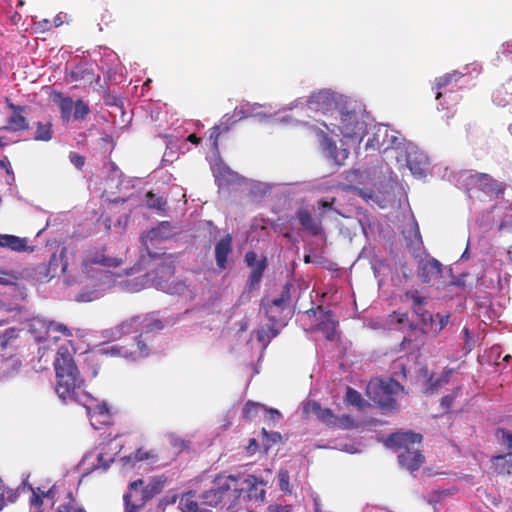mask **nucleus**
I'll return each mask as SVG.
<instances>
[{"label": "nucleus", "instance_id": "1", "mask_svg": "<svg viewBox=\"0 0 512 512\" xmlns=\"http://www.w3.org/2000/svg\"><path fill=\"white\" fill-rule=\"evenodd\" d=\"M56 372V393L66 401L76 396V391L83 386V379L75 364L72 354L67 347L61 346L56 353L54 361Z\"/></svg>", "mask_w": 512, "mask_h": 512}, {"label": "nucleus", "instance_id": "2", "mask_svg": "<svg viewBox=\"0 0 512 512\" xmlns=\"http://www.w3.org/2000/svg\"><path fill=\"white\" fill-rule=\"evenodd\" d=\"M147 256L149 259L157 261L154 264V269L146 274L148 282L158 290L169 294L181 295L186 291V284L174 278L175 266L170 255L158 254L147 248Z\"/></svg>", "mask_w": 512, "mask_h": 512}, {"label": "nucleus", "instance_id": "3", "mask_svg": "<svg viewBox=\"0 0 512 512\" xmlns=\"http://www.w3.org/2000/svg\"><path fill=\"white\" fill-rule=\"evenodd\" d=\"M422 435L414 432H397L391 434L387 439V445L397 451L398 461L402 468L413 472L418 470L424 463L425 457L414 447L422 442Z\"/></svg>", "mask_w": 512, "mask_h": 512}, {"label": "nucleus", "instance_id": "4", "mask_svg": "<svg viewBox=\"0 0 512 512\" xmlns=\"http://www.w3.org/2000/svg\"><path fill=\"white\" fill-rule=\"evenodd\" d=\"M339 121L336 123H323L325 128L336 136L344 139L361 140L366 133V123L360 119L355 111L339 110Z\"/></svg>", "mask_w": 512, "mask_h": 512}, {"label": "nucleus", "instance_id": "5", "mask_svg": "<svg viewBox=\"0 0 512 512\" xmlns=\"http://www.w3.org/2000/svg\"><path fill=\"white\" fill-rule=\"evenodd\" d=\"M220 496L222 497L223 506L230 510L236 506L243 496V488L241 484V475L219 476L215 483Z\"/></svg>", "mask_w": 512, "mask_h": 512}, {"label": "nucleus", "instance_id": "6", "mask_svg": "<svg viewBox=\"0 0 512 512\" xmlns=\"http://www.w3.org/2000/svg\"><path fill=\"white\" fill-rule=\"evenodd\" d=\"M496 436L507 452L491 458L492 469L500 475H512V432L498 428Z\"/></svg>", "mask_w": 512, "mask_h": 512}, {"label": "nucleus", "instance_id": "7", "mask_svg": "<svg viewBox=\"0 0 512 512\" xmlns=\"http://www.w3.org/2000/svg\"><path fill=\"white\" fill-rule=\"evenodd\" d=\"M58 486L53 485L45 491L39 487L34 488L29 484L27 489L31 491L29 499L30 512H51L57 504Z\"/></svg>", "mask_w": 512, "mask_h": 512}, {"label": "nucleus", "instance_id": "8", "mask_svg": "<svg viewBox=\"0 0 512 512\" xmlns=\"http://www.w3.org/2000/svg\"><path fill=\"white\" fill-rule=\"evenodd\" d=\"M397 322L402 325H408L410 333L405 336L399 345V351L414 353L420 350L424 344L425 331L410 323L408 313H395Z\"/></svg>", "mask_w": 512, "mask_h": 512}, {"label": "nucleus", "instance_id": "9", "mask_svg": "<svg viewBox=\"0 0 512 512\" xmlns=\"http://www.w3.org/2000/svg\"><path fill=\"white\" fill-rule=\"evenodd\" d=\"M443 265L435 258L421 260L418 265L419 280L428 285L445 286Z\"/></svg>", "mask_w": 512, "mask_h": 512}, {"label": "nucleus", "instance_id": "10", "mask_svg": "<svg viewBox=\"0 0 512 512\" xmlns=\"http://www.w3.org/2000/svg\"><path fill=\"white\" fill-rule=\"evenodd\" d=\"M125 512H139L151 499L148 497L144 480L137 479L128 485V492L123 495Z\"/></svg>", "mask_w": 512, "mask_h": 512}, {"label": "nucleus", "instance_id": "11", "mask_svg": "<svg viewBox=\"0 0 512 512\" xmlns=\"http://www.w3.org/2000/svg\"><path fill=\"white\" fill-rule=\"evenodd\" d=\"M290 288L291 284H285L278 298L271 301H262L261 303V307L263 308L265 315L273 324L278 323L283 311L289 307L291 300Z\"/></svg>", "mask_w": 512, "mask_h": 512}, {"label": "nucleus", "instance_id": "12", "mask_svg": "<svg viewBox=\"0 0 512 512\" xmlns=\"http://www.w3.org/2000/svg\"><path fill=\"white\" fill-rule=\"evenodd\" d=\"M323 213L319 214L316 219L312 216L311 212L306 208H299L296 212V218L301 225L302 229L310 235L317 237L324 234L321 218Z\"/></svg>", "mask_w": 512, "mask_h": 512}, {"label": "nucleus", "instance_id": "13", "mask_svg": "<svg viewBox=\"0 0 512 512\" xmlns=\"http://www.w3.org/2000/svg\"><path fill=\"white\" fill-rule=\"evenodd\" d=\"M477 188L490 197H499L506 190V185L486 173L475 175Z\"/></svg>", "mask_w": 512, "mask_h": 512}, {"label": "nucleus", "instance_id": "14", "mask_svg": "<svg viewBox=\"0 0 512 512\" xmlns=\"http://www.w3.org/2000/svg\"><path fill=\"white\" fill-rule=\"evenodd\" d=\"M241 484L243 488V498L263 502L265 500L266 491L263 488V481L254 475H241Z\"/></svg>", "mask_w": 512, "mask_h": 512}, {"label": "nucleus", "instance_id": "15", "mask_svg": "<svg viewBox=\"0 0 512 512\" xmlns=\"http://www.w3.org/2000/svg\"><path fill=\"white\" fill-rule=\"evenodd\" d=\"M307 105L311 110L326 113L336 105V100L331 91L321 90L311 94L307 100Z\"/></svg>", "mask_w": 512, "mask_h": 512}, {"label": "nucleus", "instance_id": "16", "mask_svg": "<svg viewBox=\"0 0 512 512\" xmlns=\"http://www.w3.org/2000/svg\"><path fill=\"white\" fill-rule=\"evenodd\" d=\"M51 512H85V510L78 505L70 490L58 486L57 504Z\"/></svg>", "mask_w": 512, "mask_h": 512}, {"label": "nucleus", "instance_id": "17", "mask_svg": "<svg viewBox=\"0 0 512 512\" xmlns=\"http://www.w3.org/2000/svg\"><path fill=\"white\" fill-rule=\"evenodd\" d=\"M244 260L246 264L252 268L248 283L251 288H254L260 283L263 273L266 269V259L263 258L262 260H257V254L254 251H248L245 254Z\"/></svg>", "mask_w": 512, "mask_h": 512}, {"label": "nucleus", "instance_id": "18", "mask_svg": "<svg viewBox=\"0 0 512 512\" xmlns=\"http://www.w3.org/2000/svg\"><path fill=\"white\" fill-rule=\"evenodd\" d=\"M106 249L103 247L98 250L89 251L85 262L89 265H100L104 268H116L122 264V259L106 255Z\"/></svg>", "mask_w": 512, "mask_h": 512}, {"label": "nucleus", "instance_id": "19", "mask_svg": "<svg viewBox=\"0 0 512 512\" xmlns=\"http://www.w3.org/2000/svg\"><path fill=\"white\" fill-rule=\"evenodd\" d=\"M303 413L306 415L315 414L319 421L329 427H333L336 421V416L329 408H322L320 403L310 400L303 406Z\"/></svg>", "mask_w": 512, "mask_h": 512}, {"label": "nucleus", "instance_id": "20", "mask_svg": "<svg viewBox=\"0 0 512 512\" xmlns=\"http://www.w3.org/2000/svg\"><path fill=\"white\" fill-rule=\"evenodd\" d=\"M28 239L12 234H0V248L12 252H32L34 249L28 245Z\"/></svg>", "mask_w": 512, "mask_h": 512}, {"label": "nucleus", "instance_id": "21", "mask_svg": "<svg viewBox=\"0 0 512 512\" xmlns=\"http://www.w3.org/2000/svg\"><path fill=\"white\" fill-rule=\"evenodd\" d=\"M89 419L95 429H101L103 426L111 424L112 414L106 404H97L93 409H90Z\"/></svg>", "mask_w": 512, "mask_h": 512}, {"label": "nucleus", "instance_id": "22", "mask_svg": "<svg viewBox=\"0 0 512 512\" xmlns=\"http://www.w3.org/2000/svg\"><path fill=\"white\" fill-rule=\"evenodd\" d=\"M233 238L230 234L222 237L215 245V260L220 269H225L228 255L232 252Z\"/></svg>", "mask_w": 512, "mask_h": 512}, {"label": "nucleus", "instance_id": "23", "mask_svg": "<svg viewBox=\"0 0 512 512\" xmlns=\"http://www.w3.org/2000/svg\"><path fill=\"white\" fill-rule=\"evenodd\" d=\"M173 235V226L168 221L160 222L156 227L151 228L144 238V244L146 246V249L148 247L147 241H154V240H166L172 237Z\"/></svg>", "mask_w": 512, "mask_h": 512}, {"label": "nucleus", "instance_id": "24", "mask_svg": "<svg viewBox=\"0 0 512 512\" xmlns=\"http://www.w3.org/2000/svg\"><path fill=\"white\" fill-rule=\"evenodd\" d=\"M25 111H15L12 112L7 121H0V130L2 129H10L14 132L16 131H24L29 129V124L26 117L23 116ZM0 114L2 111L0 110Z\"/></svg>", "mask_w": 512, "mask_h": 512}, {"label": "nucleus", "instance_id": "25", "mask_svg": "<svg viewBox=\"0 0 512 512\" xmlns=\"http://www.w3.org/2000/svg\"><path fill=\"white\" fill-rule=\"evenodd\" d=\"M29 484L23 481L22 486L17 489H11L5 486L3 480L0 478V511L4 508L6 503H15L21 491H25Z\"/></svg>", "mask_w": 512, "mask_h": 512}, {"label": "nucleus", "instance_id": "26", "mask_svg": "<svg viewBox=\"0 0 512 512\" xmlns=\"http://www.w3.org/2000/svg\"><path fill=\"white\" fill-rule=\"evenodd\" d=\"M337 326L338 322L334 320L333 312L329 310L324 313L323 319L318 324V329L327 340L334 341L337 338Z\"/></svg>", "mask_w": 512, "mask_h": 512}, {"label": "nucleus", "instance_id": "27", "mask_svg": "<svg viewBox=\"0 0 512 512\" xmlns=\"http://www.w3.org/2000/svg\"><path fill=\"white\" fill-rule=\"evenodd\" d=\"M53 101L57 103L63 122H69L72 119V110L74 106L73 99L64 96L61 92L53 93Z\"/></svg>", "mask_w": 512, "mask_h": 512}, {"label": "nucleus", "instance_id": "28", "mask_svg": "<svg viewBox=\"0 0 512 512\" xmlns=\"http://www.w3.org/2000/svg\"><path fill=\"white\" fill-rule=\"evenodd\" d=\"M325 150L328 152V156L333 159V161L341 166L344 164L345 160L349 156V150L346 148H338L336 142L332 139L325 137L324 140Z\"/></svg>", "mask_w": 512, "mask_h": 512}, {"label": "nucleus", "instance_id": "29", "mask_svg": "<svg viewBox=\"0 0 512 512\" xmlns=\"http://www.w3.org/2000/svg\"><path fill=\"white\" fill-rule=\"evenodd\" d=\"M453 372V369H445L440 374H431L426 381V392L433 393L437 391L440 387L447 384L450 380V376Z\"/></svg>", "mask_w": 512, "mask_h": 512}, {"label": "nucleus", "instance_id": "30", "mask_svg": "<svg viewBox=\"0 0 512 512\" xmlns=\"http://www.w3.org/2000/svg\"><path fill=\"white\" fill-rule=\"evenodd\" d=\"M36 325H40L41 327L45 328L47 334L53 331V332H59L66 337H69L72 335L70 329L62 323H57L54 321L47 322L45 320L35 318L33 320V326H36Z\"/></svg>", "mask_w": 512, "mask_h": 512}, {"label": "nucleus", "instance_id": "31", "mask_svg": "<svg viewBox=\"0 0 512 512\" xmlns=\"http://www.w3.org/2000/svg\"><path fill=\"white\" fill-rule=\"evenodd\" d=\"M142 322L141 316H133L122 321L116 329L119 335L135 333L140 329Z\"/></svg>", "mask_w": 512, "mask_h": 512}, {"label": "nucleus", "instance_id": "32", "mask_svg": "<svg viewBox=\"0 0 512 512\" xmlns=\"http://www.w3.org/2000/svg\"><path fill=\"white\" fill-rule=\"evenodd\" d=\"M166 477H152L147 483L144 482L145 491L150 499L160 494L165 487Z\"/></svg>", "mask_w": 512, "mask_h": 512}, {"label": "nucleus", "instance_id": "33", "mask_svg": "<svg viewBox=\"0 0 512 512\" xmlns=\"http://www.w3.org/2000/svg\"><path fill=\"white\" fill-rule=\"evenodd\" d=\"M179 508L182 512H207L206 509H201L197 501L194 500L192 492L185 493L179 500Z\"/></svg>", "mask_w": 512, "mask_h": 512}, {"label": "nucleus", "instance_id": "34", "mask_svg": "<svg viewBox=\"0 0 512 512\" xmlns=\"http://www.w3.org/2000/svg\"><path fill=\"white\" fill-rule=\"evenodd\" d=\"M202 500L204 505H208L211 507H220L221 509H224L222 497L220 496V493L218 491V488L216 484L213 488H211L208 491H205L202 495Z\"/></svg>", "mask_w": 512, "mask_h": 512}, {"label": "nucleus", "instance_id": "35", "mask_svg": "<svg viewBox=\"0 0 512 512\" xmlns=\"http://www.w3.org/2000/svg\"><path fill=\"white\" fill-rule=\"evenodd\" d=\"M52 124L50 121L45 123L38 122L36 126V132L34 135V140L36 141H50L52 139Z\"/></svg>", "mask_w": 512, "mask_h": 512}, {"label": "nucleus", "instance_id": "36", "mask_svg": "<svg viewBox=\"0 0 512 512\" xmlns=\"http://www.w3.org/2000/svg\"><path fill=\"white\" fill-rule=\"evenodd\" d=\"M90 113V108L87 103L82 99H78L74 102L72 110V119L77 121H83L87 118Z\"/></svg>", "mask_w": 512, "mask_h": 512}, {"label": "nucleus", "instance_id": "37", "mask_svg": "<svg viewBox=\"0 0 512 512\" xmlns=\"http://www.w3.org/2000/svg\"><path fill=\"white\" fill-rule=\"evenodd\" d=\"M22 278L23 276L20 272L14 270H0V285H17L18 281Z\"/></svg>", "mask_w": 512, "mask_h": 512}, {"label": "nucleus", "instance_id": "38", "mask_svg": "<svg viewBox=\"0 0 512 512\" xmlns=\"http://www.w3.org/2000/svg\"><path fill=\"white\" fill-rule=\"evenodd\" d=\"M459 77H460V74L457 72H454V73L445 74V75L437 78L435 81V86H434V89L436 90V99H439L442 96L440 89L449 85L452 81L456 82Z\"/></svg>", "mask_w": 512, "mask_h": 512}, {"label": "nucleus", "instance_id": "39", "mask_svg": "<svg viewBox=\"0 0 512 512\" xmlns=\"http://www.w3.org/2000/svg\"><path fill=\"white\" fill-rule=\"evenodd\" d=\"M142 335L135 338V350L129 352V356L133 357H146L149 354V348L144 340L141 339ZM123 355L127 356L128 353L124 352Z\"/></svg>", "mask_w": 512, "mask_h": 512}, {"label": "nucleus", "instance_id": "40", "mask_svg": "<svg viewBox=\"0 0 512 512\" xmlns=\"http://www.w3.org/2000/svg\"><path fill=\"white\" fill-rule=\"evenodd\" d=\"M261 433L263 435L262 445L266 452L273 444H276L282 440V436L279 432L269 433L265 428H262Z\"/></svg>", "mask_w": 512, "mask_h": 512}, {"label": "nucleus", "instance_id": "41", "mask_svg": "<svg viewBox=\"0 0 512 512\" xmlns=\"http://www.w3.org/2000/svg\"><path fill=\"white\" fill-rule=\"evenodd\" d=\"M169 444L177 454L188 450L190 447V442L188 440L174 434L169 435Z\"/></svg>", "mask_w": 512, "mask_h": 512}, {"label": "nucleus", "instance_id": "42", "mask_svg": "<svg viewBox=\"0 0 512 512\" xmlns=\"http://www.w3.org/2000/svg\"><path fill=\"white\" fill-rule=\"evenodd\" d=\"M146 202H147V206L149 208H153V209H157V210H161V211L165 210V207L167 204V202L164 198L157 196V195L153 194L152 192L147 193Z\"/></svg>", "mask_w": 512, "mask_h": 512}, {"label": "nucleus", "instance_id": "43", "mask_svg": "<svg viewBox=\"0 0 512 512\" xmlns=\"http://www.w3.org/2000/svg\"><path fill=\"white\" fill-rule=\"evenodd\" d=\"M262 408H264L263 405L257 402L247 401L243 407V417L247 420H252Z\"/></svg>", "mask_w": 512, "mask_h": 512}, {"label": "nucleus", "instance_id": "44", "mask_svg": "<svg viewBox=\"0 0 512 512\" xmlns=\"http://www.w3.org/2000/svg\"><path fill=\"white\" fill-rule=\"evenodd\" d=\"M277 479L280 490L284 493H291V486L289 481L290 475L288 470L280 469L277 474Z\"/></svg>", "mask_w": 512, "mask_h": 512}, {"label": "nucleus", "instance_id": "45", "mask_svg": "<svg viewBox=\"0 0 512 512\" xmlns=\"http://www.w3.org/2000/svg\"><path fill=\"white\" fill-rule=\"evenodd\" d=\"M153 456L154 455H152L151 452L143 451L142 449H138L137 451H135L133 456L123 457L122 461L124 462V464H129V463H135V462H139V461H143V460H148V459L152 458Z\"/></svg>", "mask_w": 512, "mask_h": 512}, {"label": "nucleus", "instance_id": "46", "mask_svg": "<svg viewBox=\"0 0 512 512\" xmlns=\"http://www.w3.org/2000/svg\"><path fill=\"white\" fill-rule=\"evenodd\" d=\"M236 122L237 119H235L234 115L225 114L219 121V124L215 125L214 127H219L221 134H225L230 131Z\"/></svg>", "mask_w": 512, "mask_h": 512}, {"label": "nucleus", "instance_id": "47", "mask_svg": "<svg viewBox=\"0 0 512 512\" xmlns=\"http://www.w3.org/2000/svg\"><path fill=\"white\" fill-rule=\"evenodd\" d=\"M356 427L354 419L350 415L336 416L333 428L352 429Z\"/></svg>", "mask_w": 512, "mask_h": 512}, {"label": "nucleus", "instance_id": "48", "mask_svg": "<svg viewBox=\"0 0 512 512\" xmlns=\"http://www.w3.org/2000/svg\"><path fill=\"white\" fill-rule=\"evenodd\" d=\"M346 400L348 403L355 405V406H361V404H362L361 394L351 387L347 388Z\"/></svg>", "mask_w": 512, "mask_h": 512}, {"label": "nucleus", "instance_id": "49", "mask_svg": "<svg viewBox=\"0 0 512 512\" xmlns=\"http://www.w3.org/2000/svg\"><path fill=\"white\" fill-rule=\"evenodd\" d=\"M380 388L387 394L391 395L395 393L397 390L402 388L400 384L395 380H390L388 382H381Z\"/></svg>", "mask_w": 512, "mask_h": 512}, {"label": "nucleus", "instance_id": "50", "mask_svg": "<svg viewBox=\"0 0 512 512\" xmlns=\"http://www.w3.org/2000/svg\"><path fill=\"white\" fill-rule=\"evenodd\" d=\"M405 297H406V299H408L412 302V308L425 304V298L423 296L419 295L417 292L407 291L405 293Z\"/></svg>", "mask_w": 512, "mask_h": 512}, {"label": "nucleus", "instance_id": "51", "mask_svg": "<svg viewBox=\"0 0 512 512\" xmlns=\"http://www.w3.org/2000/svg\"><path fill=\"white\" fill-rule=\"evenodd\" d=\"M69 160L79 170H81L84 167L86 162L85 157L76 152H70Z\"/></svg>", "mask_w": 512, "mask_h": 512}, {"label": "nucleus", "instance_id": "52", "mask_svg": "<svg viewBox=\"0 0 512 512\" xmlns=\"http://www.w3.org/2000/svg\"><path fill=\"white\" fill-rule=\"evenodd\" d=\"M114 462V458L111 456H106L104 453H99L97 456V467L106 470L110 467L111 463Z\"/></svg>", "mask_w": 512, "mask_h": 512}, {"label": "nucleus", "instance_id": "53", "mask_svg": "<svg viewBox=\"0 0 512 512\" xmlns=\"http://www.w3.org/2000/svg\"><path fill=\"white\" fill-rule=\"evenodd\" d=\"M220 135L221 131L219 130V127L213 126L209 129V139L212 141V147L214 150H218Z\"/></svg>", "mask_w": 512, "mask_h": 512}, {"label": "nucleus", "instance_id": "54", "mask_svg": "<svg viewBox=\"0 0 512 512\" xmlns=\"http://www.w3.org/2000/svg\"><path fill=\"white\" fill-rule=\"evenodd\" d=\"M264 512H292V506L282 504H270Z\"/></svg>", "mask_w": 512, "mask_h": 512}, {"label": "nucleus", "instance_id": "55", "mask_svg": "<svg viewBox=\"0 0 512 512\" xmlns=\"http://www.w3.org/2000/svg\"><path fill=\"white\" fill-rule=\"evenodd\" d=\"M336 199L332 197L330 200L320 199L317 201L318 207L323 210H333V205Z\"/></svg>", "mask_w": 512, "mask_h": 512}, {"label": "nucleus", "instance_id": "56", "mask_svg": "<svg viewBox=\"0 0 512 512\" xmlns=\"http://www.w3.org/2000/svg\"><path fill=\"white\" fill-rule=\"evenodd\" d=\"M5 103L7 105V107L12 111V112H15V111H26L27 110V107L26 106H19V105H15L10 98L6 97L5 98Z\"/></svg>", "mask_w": 512, "mask_h": 512}, {"label": "nucleus", "instance_id": "57", "mask_svg": "<svg viewBox=\"0 0 512 512\" xmlns=\"http://www.w3.org/2000/svg\"><path fill=\"white\" fill-rule=\"evenodd\" d=\"M454 398H455V397H454L453 395H445V396H444V397H442V399H441V406H442L444 409L448 410V409L452 406V404H453V402H454Z\"/></svg>", "mask_w": 512, "mask_h": 512}, {"label": "nucleus", "instance_id": "58", "mask_svg": "<svg viewBox=\"0 0 512 512\" xmlns=\"http://www.w3.org/2000/svg\"><path fill=\"white\" fill-rule=\"evenodd\" d=\"M258 442L255 438H251L249 440V444L248 446L246 447V450H247V453L249 455H253L257 450H258Z\"/></svg>", "mask_w": 512, "mask_h": 512}, {"label": "nucleus", "instance_id": "59", "mask_svg": "<svg viewBox=\"0 0 512 512\" xmlns=\"http://www.w3.org/2000/svg\"><path fill=\"white\" fill-rule=\"evenodd\" d=\"M420 318V321L424 324V325H427L428 323H431L433 321V316L430 312L428 311H425V312H420L419 313V316Z\"/></svg>", "mask_w": 512, "mask_h": 512}, {"label": "nucleus", "instance_id": "60", "mask_svg": "<svg viewBox=\"0 0 512 512\" xmlns=\"http://www.w3.org/2000/svg\"><path fill=\"white\" fill-rule=\"evenodd\" d=\"M393 369H394V370H399V372H400V373H401V375H402V378H403V379H406V367H405V365H404L402 362H400V361H395V362L393 363Z\"/></svg>", "mask_w": 512, "mask_h": 512}, {"label": "nucleus", "instance_id": "61", "mask_svg": "<svg viewBox=\"0 0 512 512\" xmlns=\"http://www.w3.org/2000/svg\"><path fill=\"white\" fill-rule=\"evenodd\" d=\"M37 26L41 32L48 31L52 28V24L49 20L44 19L37 23Z\"/></svg>", "mask_w": 512, "mask_h": 512}, {"label": "nucleus", "instance_id": "62", "mask_svg": "<svg viewBox=\"0 0 512 512\" xmlns=\"http://www.w3.org/2000/svg\"><path fill=\"white\" fill-rule=\"evenodd\" d=\"M437 317L439 318L438 331H441L448 324L450 317L448 314H446V315L437 314Z\"/></svg>", "mask_w": 512, "mask_h": 512}, {"label": "nucleus", "instance_id": "63", "mask_svg": "<svg viewBox=\"0 0 512 512\" xmlns=\"http://www.w3.org/2000/svg\"><path fill=\"white\" fill-rule=\"evenodd\" d=\"M313 503H314V512H323L322 511V506H321V500L319 498V496H315L313 498Z\"/></svg>", "mask_w": 512, "mask_h": 512}, {"label": "nucleus", "instance_id": "64", "mask_svg": "<svg viewBox=\"0 0 512 512\" xmlns=\"http://www.w3.org/2000/svg\"><path fill=\"white\" fill-rule=\"evenodd\" d=\"M187 140L191 142L192 144L198 145L201 142V139L194 133L190 134L187 137Z\"/></svg>", "mask_w": 512, "mask_h": 512}]
</instances>
